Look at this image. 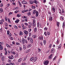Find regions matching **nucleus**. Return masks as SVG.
I'll list each match as a JSON object with an SVG mask.
<instances>
[{"label": "nucleus", "mask_w": 65, "mask_h": 65, "mask_svg": "<svg viewBox=\"0 0 65 65\" xmlns=\"http://www.w3.org/2000/svg\"><path fill=\"white\" fill-rule=\"evenodd\" d=\"M19 56V55H18V54H16L15 56V57L16 58V57H18Z\"/></svg>", "instance_id": "obj_57"}, {"label": "nucleus", "mask_w": 65, "mask_h": 65, "mask_svg": "<svg viewBox=\"0 0 65 65\" xmlns=\"http://www.w3.org/2000/svg\"><path fill=\"white\" fill-rule=\"evenodd\" d=\"M24 32L25 35H27L28 34V31L26 30H24Z\"/></svg>", "instance_id": "obj_12"}, {"label": "nucleus", "mask_w": 65, "mask_h": 65, "mask_svg": "<svg viewBox=\"0 0 65 65\" xmlns=\"http://www.w3.org/2000/svg\"><path fill=\"white\" fill-rule=\"evenodd\" d=\"M38 50L39 52H40V51H41V50H40V48H38Z\"/></svg>", "instance_id": "obj_59"}, {"label": "nucleus", "mask_w": 65, "mask_h": 65, "mask_svg": "<svg viewBox=\"0 0 65 65\" xmlns=\"http://www.w3.org/2000/svg\"><path fill=\"white\" fill-rule=\"evenodd\" d=\"M36 12H37V11L36 10H34L32 11V13L33 14H35L36 13Z\"/></svg>", "instance_id": "obj_8"}, {"label": "nucleus", "mask_w": 65, "mask_h": 65, "mask_svg": "<svg viewBox=\"0 0 65 65\" xmlns=\"http://www.w3.org/2000/svg\"><path fill=\"white\" fill-rule=\"evenodd\" d=\"M24 25H26V26H28V23H24Z\"/></svg>", "instance_id": "obj_46"}, {"label": "nucleus", "mask_w": 65, "mask_h": 65, "mask_svg": "<svg viewBox=\"0 0 65 65\" xmlns=\"http://www.w3.org/2000/svg\"><path fill=\"white\" fill-rule=\"evenodd\" d=\"M33 23H35V22H36L35 20L34 19H33Z\"/></svg>", "instance_id": "obj_51"}, {"label": "nucleus", "mask_w": 65, "mask_h": 65, "mask_svg": "<svg viewBox=\"0 0 65 65\" xmlns=\"http://www.w3.org/2000/svg\"><path fill=\"white\" fill-rule=\"evenodd\" d=\"M30 42L31 43H33V39L32 38H30Z\"/></svg>", "instance_id": "obj_14"}, {"label": "nucleus", "mask_w": 65, "mask_h": 65, "mask_svg": "<svg viewBox=\"0 0 65 65\" xmlns=\"http://www.w3.org/2000/svg\"><path fill=\"white\" fill-rule=\"evenodd\" d=\"M20 21L19 20H17V21H15V22L17 23V24L19 23V22Z\"/></svg>", "instance_id": "obj_26"}, {"label": "nucleus", "mask_w": 65, "mask_h": 65, "mask_svg": "<svg viewBox=\"0 0 65 65\" xmlns=\"http://www.w3.org/2000/svg\"><path fill=\"white\" fill-rule=\"evenodd\" d=\"M62 15H65V12H64V10L63 9L62 10Z\"/></svg>", "instance_id": "obj_10"}, {"label": "nucleus", "mask_w": 65, "mask_h": 65, "mask_svg": "<svg viewBox=\"0 0 65 65\" xmlns=\"http://www.w3.org/2000/svg\"><path fill=\"white\" fill-rule=\"evenodd\" d=\"M47 29V28L46 27H45L44 29V30H46Z\"/></svg>", "instance_id": "obj_58"}, {"label": "nucleus", "mask_w": 65, "mask_h": 65, "mask_svg": "<svg viewBox=\"0 0 65 65\" xmlns=\"http://www.w3.org/2000/svg\"><path fill=\"white\" fill-rule=\"evenodd\" d=\"M22 4H27V2H26V1H23L22 2Z\"/></svg>", "instance_id": "obj_11"}, {"label": "nucleus", "mask_w": 65, "mask_h": 65, "mask_svg": "<svg viewBox=\"0 0 65 65\" xmlns=\"http://www.w3.org/2000/svg\"><path fill=\"white\" fill-rule=\"evenodd\" d=\"M2 61H4L5 60V56H3L2 57Z\"/></svg>", "instance_id": "obj_7"}, {"label": "nucleus", "mask_w": 65, "mask_h": 65, "mask_svg": "<svg viewBox=\"0 0 65 65\" xmlns=\"http://www.w3.org/2000/svg\"><path fill=\"white\" fill-rule=\"evenodd\" d=\"M55 8L54 7L52 8V9H51V10L53 12H55Z\"/></svg>", "instance_id": "obj_9"}, {"label": "nucleus", "mask_w": 65, "mask_h": 65, "mask_svg": "<svg viewBox=\"0 0 65 65\" xmlns=\"http://www.w3.org/2000/svg\"><path fill=\"white\" fill-rule=\"evenodd\" d=\"M27 14L28 15H30V14H31V12H29L28 13H27Z\"/></svg>", "instance_id": "obj_56"}, {"label": "nucleus", "mask_w": 65, "mask_h": 65, "mask_svg": "<svg viewBox=\"0 0 65 65\" xmlns=\"http://www.w3.org/2000/svg\"><path fill=\"white\" fill-rule=\"evenodd\" d=\"M29 2L31 4H33L34 2L36 4H37L38 3V2L36 0H34V1L33 0H30L29 1Z\"/></svg>", "instance_id": "obj_1"}, {"label": "nucleus", "mask_w": 65, "mask_h": 65, "mask_svg": "<svg viewBox=\"0 0 65 65\" xmlns=\"http://www.w3.org/2000/svg\"><path fill=\"white\" fill-rule=\"evenodd\" d=\"M22 60V58H20V59H19L18 60V62H21V61Z\"/></svg>", "instance_id": "obj_23"}, {"label": "nucleus", "mask_w": 65, "mask_h": 65, "mask_svg": "<svg viewBox=\"0 0 65 65\" xmlns=\"http://www.w3.org/2000/svg\"><path fill=\"white\" fill-rule=\"evenodd\" d=\"M8 58L9 59H13V58H14V57H13V56L12 55L10 56H9Z\"/></svg>", "instance_id": "obj_6"}, {"label": "nucleus", "mask_w": 65, "mask_h": 65, "mask_svg": "<svg viewBox=\"0 0 65 65\" xmlns=\"http://www.w3.org/2000/svg\"><path fill=\"white\" fill-rule=\"evenodd\" d=\"M32 24H33V26H34V27H35L36 23H32Z\"/></svg>", "instance_id": "obj_35"}, {"label": "nucleus", "mask_w": 65, "mask_h": 65, "mask_svg": "<svg viewBox=\"0 0 65 65\" xmlns=\"http://www.w3.org/2000/svg\"><path fill=\"white\" fill-rule=\"evenodd\" d=\"M65 22H64L63 23V26H62V27L64 28L65 27Z\"/></svg>", "instance_id": "obj_22"}, {"label": "nucleus", "mask_w": 65, "mask_h": 65, "mask_svg": "<svg viewBox=\"0 0 65 65\" xmlns=\"http://www.w3.org/2000/svg\"><path fill=\"white\" fill-rule=\"evenodd\" d=\"M61 48V45H60L58 46V48Z\"/></svg>", "instance_id": "obj_37"}, {"label": "nucleus", "mask_w": 65, "mask_h": 65, "mask_svg": "<svg viewBox=\"0 0 65 65\" xmlns=\"http://www.w3.org/2000/svg\"><path fill=\"white\" fill-rule=\"evenodd\" d=\"M49 20H50V21H52V20H53V17H49Z\"/></svg>", "instance_id": "obj_17"}, {"label": "nucleus", "mask_w": 65, "mask_h": 65, "mask_svg": "<svg viewBox=\"0 0 65 65\" xmlns=\"http://www.w3.org/2000/svg\"><path fill=\"white\" fill-rule=\"evenodd\" d=\"M46 40H45L43 41V43H44V45H45V44L46 43Z\"/></svg>", "instance_id": "obj_36"}, {"label": "nucleus", "mask_w": 65, "mask_h": 65, "mask_svg": "<svg viewBox=\"0 0 65 65\" xmlns=\"http://www.w3.org/2000/svg\"><path fill=\"white\" fill-rule=\"evenodd\" d=\"M55 49H54V48H52V51H51V53H54V52H55Z\"/></svg>", "instance_id": "obj_13"}, {"label": "nucleus", "mask_w": 65, "mask_h": 65, "mask_svg": "<svg viewBox=\"0 0 65 65\" xmlns=\"http://www.w3.org/2000/svg\"><path fill=\"white\" fill-rule=\"evenodd\" d=\"M19 50L20 51H22V47H20L19 48Z\"/></svg>", "instance_id": "obj_43"}, {"label": "nucleus", "mask_w": 65, "mask_h": 65, "mask_svg": "<svg viewBox=\"0 0 65 65\" xmlns=\"http://www.w3.org/2000/svg\"><path fill=\"white\" fill-rule=\"evenodd\" d=\"M18 3L19 4V6L21 7H22V4H21V2L20 1H19L18 2Z\"/></svg>", "instance_id": "obj_20"}, {"label": "nucleus", "mask_w": 65, "mask_h": 65, "mask_svg": "<svg viewBox=\"0 0 65 65\" xmlns=\"http://www.w3.org/2000/svg\"><path fill=\"white\" fill-rule=\"evenodd\" d=\"M57 25L58 26V27H59V25L60 24V23H59V22H57Z\"/></svg>", "instance_id": "obj_42"}, {"label": "nucleus", "mask_w": 65, "mask_h": 65, "mask_svg": "<svg viewBox=\"0 0 65 65\" xmlns=\"http://www.w3.org/2000/svg\"><path fill=\"white\" fill-rule=\"evenodd\" d=\"M30 38L29 37H27V40H30Z\"/></svg>", "instance_id": "obj_49"}, {"label": "nucleus", "mask_w": 65, "mask_h": 65, "mask_svg": "<svg viewBox=\"0 0 65 65\" xmlns=\"http://www.w3.org/2000/svg\"><path fill=\"white\" fill-rule=\"evenodd\" d=\"M19 34L20 35H23V33L22 32V31H20V32Z\"/></svg>", "instance_id": "obj_18"}, {"label": "nucleus", "mask_w": 65, "mask_h": 65, "mask_svg": "<svg viewBox=\"0 0 65 65\" xmlns=\"http://www.w3.org/2000/svg\"><path fill=\"white\" fill-rule=\"evenodd\" d=\"M3 56V55H2V53H1V56H0L1 58Z\"/></svg>", "instance_id": "obj_62"}, {"label": "nucleus", "mask_w": 65, "mask_h": 65, "mask_svg": "<svg viewBox=\"0 0 65 65\" xmlns=\"http://www.w3.org/2000/svg\"><path fill=\"white\" fill-rule=\"evenodd\" d=\"M60 20H61L62 21H63L64 20V19H63V18L62 17H60Z\"/></svg>", "instance_id": "obj_21"}, {"label": "nucleus", "mask_w": 65, "mask_h": 65, "mask_svg": "<svg viewBox=\"0 0 65 65\" xmlns=\"http://www.w3.org/2000/svg\"><path fill=\"white\" fill-rule=\"evenodd\" d=\"M9 33H10V32H9V31H7V35H9Z\"/></svg>", "instance_id": "obj_47"}, {"label": "nucleus", "mask_w": 65, "mask_h": 65, "mask_svg": "<svg viewBox=\"0 0 65 65\" xmlns=\"http://www.w3.org/2000/svg\"><path fill=\"white\" fill-rule=\"evenodd\" d=\"M26 63H23L22 65H26Z\"/></svg>", "instance_id": "obj_45"}, {"label": "nucleus", "mask_w": 65, "mask_h": 65, "mask_svg": "<svg viewBox=\"0 0 65 65\" xmlns=\"http://www.w3.org/2000/svg\"><path fill=\"white\" fill-rule=\"evenodd\" d=\"M5 20L6 21H7V17L6 16L5 17Z\"/></svg>", "instance_id": "obj_30"}, {"label": "nucleus", "mask_w": 65, "mask_h": 65, "mask_svg": "<svg viewBox=\"0 0 65 65\" xmlns=\"http://www.w3.org/2000/svg\"><path fill=\"white\" fill-rule=\"evenodd\" d=\"M52 44H51L49 46V49H51V47H52Z\"/></svg>", "instance_id": "obj_38"}, {"label": "nucleus", "mask_w": 65, "mask_h": 65, "mask_svg": "<svg viewBox=\"0 0 65 65\" xmlns=\"http://www.w3.org/2000/svg\"><path fill=\"white\" fill-rule=\"evenodd\" d=\"M57 58V56H55L53 59V61H54V60H55V59H56V58Z\"/></svg>", "instance_id": "obj_48"}, {"label": "nucleus", "mask_w": 65, "mask_h": 65, "mask_svg": "<svg viewBox=\"0 0 65 65\" xmlns=\"http://www.w3.org/2000/svg\"><path fill=\"white\" fill-rule=\"evenodd\" d=\"M11 14H12V13L11 12H9V15H10Z\"/></svg>", "instance_id": "obj_60"}, {"label": "nucleus", "mask_w": 65, "mask_h": 65, "mask_svg": "<svg viewBox=\"0 0 65 65\" xmlns=\"http://www.w3.org/2000/svg\"><path fill=\"white\" fill-rule=\"evenodd\" d=\"M39 24H40L39 22H38L37 23V27H38V28L39 27Z\"/></svg>", "instance_id": "obj_31"}, {"label": "nucleus", "mask_w": 65, "mask_h": 65, "mask_svg": "<svg viewBox=\"0 0 65 65\" xmlns=\"http://www.w3.org/2000/svg\"><path fill=\"white\" fill-rule=\"evenodd\" d=\"M48 63V61L47 60L45 61L44 62V65H47Z\"/></svg>", "instance_id": "obj_4"}, {"label": "nucleus", "mask_w": 65, "mask_h": 65, "mask_svg": "<svg viewBox=\"0 0 65 65\" xmlns=\"http://www.w3.org/2000/svg\"><path fill=\"white\" fill-rule=\"evenodd\" d=\"M30 60V61L34 62H35V61L37 60V59L36 57H32L31 58Z\"/></svg>", "instance_id": "obj_2"}, {"label": "nucleus", "mask_w": 65, "mask_h": 65, "mask_svg": "<svg viewBox=\"0 0 65 65\" xmlns=\"http://www.w3.org/2000/svg\"><path fill=\"white\" fill-rule=\"evenodd\" d=\"M14 28H15V29H18V27H17V26H16V25H15L14 26Z\"/></svg>", "instance_id": "obj_40"}, {"label": "nucleus", "mask_w": 65, "mask_h": 65, "mask_svg": "<svg viewBox=\"0 0 65 65\" xmlns=\"http://www.w3.org/2000/svg\"><path fill=\"white\" fill-rule=\"evenodd\" d=\"M22 43H23V44H24L25 43V42H26V43H28V42H27V40L26 39H25L24 40V38H23L22 39Z\"/></svg>", "instance_id": "obj_3"}, {"label": "nucleus", "mask_w": 65, "mask_h": 65, "mask_svg": "<svg viewBox=\"0 0 65 65\" xmlns=\"http://www.w3.org/2000/svg\"><path fill=\"white\" fill-rule=\"evenodd\" d=\"M31 44H29L27 46L28 47H30L31 46Z\"/></svg>", "instance_id": "obj_25"}, {"label": "nucleus", "mask_w": 65, "mask_h": 65, "mask_svg": "<svg viewBox=\"0 0 65 65\" xmlns=\"http://www.w3.org/2000/svg\"><path fill=\"white\" fill-rule=\"evenodd\" d=\"M3 9L2 8H1L0 9V12L1 13L3 12Z\"/></svg>", "instance_id": "obj_19"}, {"label": "nucleus", "mask_w": 65, "mask_h": 65, "mask_svg": "<svg viewBox=\"0 0 65 65\" xmlns=\"http://www.w3.org/2000/svg\"><path fill=\"white\" fill-rule=\"evenodd\" d=\"M28 27L29 28H30L31 27V26L30 25H28Z\"/></svg>", "instance_id": "obj_64"}, {"label": "nucleus", "mask_w": 65, "mask_h": 65, "mask_svg": "<svg viewBox=\"0 0 65 65\" xmlns=\"http://www.w3.org/2000/svg\"><path fill=\"white\" fill-rule=\"evenodd\" d=\"M3 46H0V50H3Z\"/></svg>", "instance_id": "obj_24"}, {"label": "nucleus", "mask_w": 65, "mask_h": 65, "mask_svg": "<svg viewBox=\"0 0 65 65\" xmlns=\"http://www.w3.org/2000/svg\"><path fill=\"white\" fill-rule=\"evenodd\" d=\"M30 52V50L29 49L26 52V53H29V52Z\"/></svg>", "instance_id": "obj_41"}, {"label": "nucleus", "mask_w": 65, "mask_h": 65, "mask_svg": "<svg viewBox=\"0 0 65 65\" xmlns=\"http://www.w3.org/2000/svg\"><path fill=\"white\" fill-rule=\"evenodd\" d=\"M8 22L10 23V19H8Z\"/></svg>", "instance_id": "obj_55"}, {"label": "nucleus", "mask_w": 65, "mask_h": 65, "mask_svg": "<svg viewBox=\"0 0 65 65\" xmlns=\"http://www.w3.org/2000/svg\"><path fill=\"white\" fill-rule=\"evenodd\" d=\"M5 25L6 26H7L8 25H7V23H5Z\"/></svg>", "instance_id": "obj_53"}, {"label": "nucleus", "mask_w": 65, "mask_h": 65, "mask_svg": "<svg viewBox=\"0 0 65 65\" xmlns=\"http://www.w3.org/2000/svg\"><path fill=\"white\" fill-rule=\"evenodd\" d=\"M36 13V16L37 17H38V14H39V13L37 11Z\"/></svg>", "instance_id": "obj_16"}, {"label": "nucleus", "mask_w": 65, "mask_h": 65, "mask_svg": "<svg viewBox=\"0 0 65 65\" xmlns=\"http://www.w3.org/2000/svg\"><path fill=\"white\" fill-rule=\"evenodd\" d=\"M44 34L45 35V36H46V35H47V33H46V31L44 32Z\"/></svg>", "instance_id": "obj_44"}, {"label": "nucleus", "mask_w": 65, "mask_h": 65, "mask_svg": "<svg viewBox=\"0 0 65 65\" xmlns=\"http://www.w3.org/2000/svg\"><path fill=\"white\" fill-rule=\"evenodd\" d=\"M27 58L26 57H24L23 59V61H25L27 59Z\"/></svg>", "instance_id": "obj_34"}, {"label": "nucleus", "mask_w": 65, "mask_h": 65, "mask_svg": "<svg viewBox=\"0 0 65 65\" xmlns=\"http://www.w3.org/2000/svg\"><path fill=\"white\" fill-rule=\"evenodd\" d=\"M36 37H37V36L36 35H33V37L34 38H36Z\"/></svg>", "instance_id": "obj_29"}, {"label": "nucleus", "mask_w": 65, "mask_h": 65, "mask_svg": "<svg viewBox=\"0 0 65 65\" xmlns=\"http://www.w3.org/2000/svg\"><path fill=\"white\" fill-rule=\"evenodd\" d=\"M5 55H6L7 54V52H5Z\"/></svg>", "instance_id": "obj_63"}, {"label": "nucleus", "mask_w": 65, "mask_h": 65, "mask_svg": "<svg viewBox=\"0 0 65 65\" xmlns=\"http://www.w3.org/2000/svg\"><path fill=\"white\" fill-rule=\"evenodd\" d=\"M10 5V4H8L7 5V7H9Z\"/></svg>", "instance_id": "obj_61"}, {"label": "nucleus", "mask_w": 65, "mask_h": 65, "mask_svg": "<svg viewBox=\"0 0 65 65\" xmlns=\"http://www.w3.org/2000/svg\"><path fill=\"white\" fill-rule=\"evenodd\" d=\"M21 14H17V16L18 17H21Z\"/></svg>", "instance_id": "obj_27"}, {"label": "nucleus", "mask_w": 65, "mask_h": 65, "mask_svg": "<svg viewBox=\"0 0 65 65\" xmlns=\"http://www.w3.org/2000/svg\"><path fill=\"white\" fill-rule=\"evenodd\" d=\"M34 30L35 32H36L37 31V28L36 27L34 28Z\"/></svg>", "instance_id": "obj_28"}, {"label": "nucleus", "mask_w": 65, "mask_h": 65, "mask_svg": "<svg viewBox=\"0 0 65 65\" xmlns=\"http://www.w3.org/2000/svg\"><path fill=\"white\" fill-rule=\"evenodd\" d=\"M6 45L7 47H10V46L7 44H6Z\"/></svg>", "instance_id": "obj_52"}, {"label": "nucleus", "mask_w": 65, "mask_h": 65, "mask_svg": "<svg viewBox=\"0 0 65 65\" xmlns=\"http://www.w3.org/2000/svg\"><path fill=\"white\" fill-rule=\"evenodd\" d=\"M53 54L49 56L48 58L50 59H52L53 57Z\"/></svg>", "instance_id": "obj_15"}, {"label": "nucleus", "mask_w": 65, "mask_h": 65, "mask_svg": "<svg viewBox=\"0 0 65 65\" xmlns=\"http://www.w3.org/2000/svg\"><path fill=\"white\" fill-rule=\"evenodd\" d=\"M23 48L24 50H25V49H26V46H23Z\"/></svg>", "instance_id": "obj_54"}, {"label": "nucleus", "mask_w": 65, "mask_h": 65, "mask_svg": "<svg viewBox=\"0 0 65 65\" xmlns=\"http://www.w3.org/2000/svg\"><path fill=\"white\" fill-rule=\"evenodd\" d=\"M0 6L2 7L3 6V4H0Z\"/></svg>", "instance_id": "obj_50"}, {"label": "nucleus", "mask_w": 65, "mask_h": 65, "mask_svg": "<svg viewBox=\"0 0 65 65\" xmlns=\"http://www.w3.org/2000/svg\"><path fill=\"white\" fill-rule=\"evenodd\" d=\"M22 17L23 18V19H27V17L25 16H22Z\"/></svg>", "instance_id": "obj_39"}, {"label": "nucleus", "mask_w": 65, "mask_h": 65, "mask_svg": "<svg viewBox=\"0 0 65 65\" xmlns=\"http://www.w3.org/2000/svg\"><path fill=\"white\" fill-rule=\"evenodd\" d=\"M0 24H1V25H2V24H3V22L2 20L0 21Z\"/></svg>", "instance_id": "obj_33"}, {"label": "nucleus", "mask_w": 65, "mask_h": 65, "mask_svg": "<svg viewBox=\"0 0 65 65\" xmlns=\"http://www.w3.org/2000/svg\"><path fill=\"white\" fill-rule=\"evenodd\" d=\"M40 44L41 45V46H43V43H42V42H40Z\"/></svg>", "instance_id": "obj_32"}, {"label": "nucleus", "mask_w": 65, "mask_h": 65, "mask_svg": "<svg viewBox=\"0 0 65 65\" xmlns=\"http://www.w3.org/2000/svg\"><path fill=\"white\" fill-rule=\"evenodd\" d=\"M39 39H40V40H43V36L42 35L41 36L39 37Z\"/></svg>", "instance_id": "obj_5"}]
</instances>
